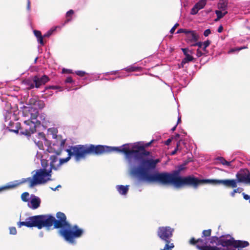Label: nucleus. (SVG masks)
Instances as JSON below:
<instances>
[{
	"label": "nucleus",
	"instance_id": "obj_19",
	"mask_svg": "<svg viewBox=\"0 0 250 250\" xmlns=\"http://www.w3.org/2000/svg\"><path fill=\"white\" fill-rule=\"evenodd\" d=\"M187 35L189 40L191 42H197L198 40L199 36L195 33V31H194L189 30L188 33Z\"/></svg>",
	"mask_w": 250,
	"mask_h": 250
},
{
	"label": "nucleus",
	"instance_id": "obj_57",
	"mask_svg": "<svg viewBox=\"0 0 250 250\" xmlns=\"http://www.w3.org/2000/svg\"><path fill=\"white\" fill-rule=\"evenodd\" d=\"M179 137H180V135L179 134H176L175 136V139H177L179 138Z\"/></svg>",
	"mask_w": 250,
	"mask_h": 250
},
{
	"label": "nucleus",
	"instance_id": "obj_8",
	"mask_svg": "<svg viewBox=\"0 0 250 250\" xmlns=\"http://www.w3.org/2000/svg\"><path fill=\"white\" fill-rule=\"evenodd\" d=\"M237 179H224L223 180H234L235 182V187L224 186L227 188H236L237 186V182H244L246 183H250V172L247 169H241L236 175Z\"/></svg>",
	"mask_w": 250,
	"mask_h": 250
},
{
	"label": "nucleus",
	"instance_id": "obj_9",
	"mask_svg": "<svg viewBox=\"0 0 250 250\" xmlns=\"http://www.w3.org/2000/svg\"><path fill=\"white\" fill-rule=\"evenodd\" d=\"M234 240V239L229 235H222L221 236L219 246H222L224 248L223 249L230 250L229 248L231 246L233 247Z\"/></svg>",
	"mask_w": 250,
	"mask_h": 250
},
{
	"label": "nucleus",
	"instance_id": "obj_24",
	"mask_svg": "<svg viewBox=\"0 0 250 250\" xmlns=\"http://www.w3.org/2000/svg\"><path fill=\"white\" fill-rule=\"evenodd\" d=\"M206 4V0H201L195 5L197 6L198 9L200 10L204 8Z\"/></svg>",
	"mask_w": 250,
	"mask_h": 250
},
{
	"label": "nucleus",
	"instance_id": "obj_27",
	"mask_svg": "<svg viewBox=\"0 0 250 250\" xmlns=\"http://www.w3.org/2000/svg\"><path fill=\"white\" fill-rule=\"evenodd\" d=\"M211 42L209 40H207L203 42L202 49L206 53H208L207 51L206 48L208 46H209V45L210 44Z\"/></svg>",
	"mask_w": 250,
	"mask_h": 250
},
{
	"label": "nucleus",
	"instance_id": "obj_56",
	"mask_svg": "<svg viewBox=\"0 0 250 250\" xmlns=\"http://www.w3.org/2000/svg\"><path fill=\"white\" fill-rule=\"evenodd\" d=\"M177 126V125H176L174 127H173L171 128V131H174L176 129Z\"/></svg>",
	"mask_w": 250,
	"mask_h": 250
},
{
	"label": "nucleus",
	"instance_id": "obj_44",
	"mask_svg": "<svg viewBox=\"0 0 250 250\" xmlns=\"http://www.w3.org/2000/svg\"><path fill=\"white\" fill-rule=\"evenodd\" d=\"M242 195L243 196V198L246 200H249V203H250V196L248 194H245V193H243Z\"/></svg>",
	"mask_w": 250,
	"mask_h": 250
},
{
	"label": "nucleus",
	"instance_id": "obj_17",
	"mask_svg": "<svg viewBox=\"0 0 250 250\" xmlns=\"http://www.w3.org/2000/svg\"><path fill=\"white\" fill-rule=\"evenodd\" d=\"M30 203L31 204V208L32 209H36L38 208L41 204V200L38 197H34L32 198L30 201Z\"/></svg>",
	"mask_w": 250,
	"mask_h": 250
},
{
	"label": "nucleus",
	"instance_id": "obj_13",
	"mask_svg": "<svg viewBox=\"0 0 250 250\" xmlns=\"http://www.w3.org/2000/svg\"><path fill=\"white\" fill-rule=\"evenodd\" d=\"M21 125L20 122L14 123L10 121L8 124L7 129L10 132L18 134L19 132V130L21 128Z\"/></svg>",
	"mask_w": 250,
	"mask_h": 250
},
{
	"label": "nucleus",
	"instance_id": "obj_32",
	"mask_svg": "<svg viewBox=\"0 0 250 250\" xmlns=\"http://www.w3.org/2000/svg\"><path fill=\"white\" fill-rule=\"evenodd\" d=\"M199 10V9H198L197 6L195 5L191 9L190 14L191 15H195L198 13Z\"/></svg>",
	"mask_w": 250,
	"mask_h": 250
},
{
	"label": "nucleus",
	"instance_id": "obj_7",
	"mask_svg": "<svg viewBox=\"0 0 250 250\" xmlns=\"http://www.w3.org/2000/svg\"><path fill=\"white\" fill-rule=\"evenodd\" d=\"M39 114V110L37 108L30 106L24 107L23 110V116L28 118L27 120L24 121V123L27 125H35L36 121Z\"/></svg>",
	"mask_w": 250,
	"mask_h": 250
},
{
	"label": "nucleus",
	"instance_id": "obj_16",
	"mask_svg": "<svg viewBox=\"0 0 250 250\" xmlns=\"http://www.w3.org/2000/svg\"><path fill=\"white\" fill-rule=\"evenodd\" d=\"M116 189L120 194L125 195L129 190V186L117 185Z\"/></svg>",
	"mask_w": 250,
	"mask_h": 250
},
{
	"label": "nucleus",
	"instance_id": "obj_47",
	"mask_svg": "<svg viewBox=\"0 0 250 250\" xmlns=\"http://www.w3.org/2000/svg\"><path fill=\"white\" fill-rule=\"evenodd\" d=\"M65 82L67 83H71L73 82L72 78L71 77H67Z\"/></svg>",
	"mask_w": 250,
	"mask_h": 250
},
{
	"label": "nucleus",
	"instance_id": "obj_53",
	"mask_svg": "<svg viewBox=\"0 0 250 250\" xmlns=\"http://www.w3.org/2000/svg\"><path fill=\"white\" fill-rule=\"evenodd\" d=\"M181 122V116H179L178 118L177 123L176 125H177L178 124L180 123Z\"/></svg>",
	"mask_w": 250,
	"mask_h": 250
},
{
	"label": "nucleus",
	"instance_id": "obj_15",
	"mask_svg": "<svg viewBox=\"0 0 250 250\" xmlns=\"http://www.w3.org/2000/svg\"><path fill=\"white\" fill-rule=\"evenodd\" d=\"M249 246V243L246 241L242 240H234L233 248H238V250L239 248H244Z\"/></svg>",
	"mask_w": 250,
	"mask_h": 250
},
{
	"label": "nucleus",
	"instance_id": "obj_50",
	"mask_svg": "<svg viewBox=\"0 0 250 250\" xmlns=\"http://www.w3.org/2000/svg\"><path fill=\"white\" fill-rule=\"evenodd\" d=\"M223 30V27L222 25H220L217 30L218 32L221 33Z\"/></svg>",
	"mask_w": 250,
	"mask_h": 250
},
{
	"label": "nucleus",
	"instance_id": "obj_51",
	"mask_svg": "<svg viewBox=\"0 0 250 250\" xmlns=\"http://www.w3.org/2000/svg\"><path fill=\"white\" fill-rule=\"evenodd\" d=\"M35 143H36V141H34ZM37 144H38L39 147L41 148V147H43V145L42 144V142H40V141H38V143H37Z\"/></svg>",
	"mask_w": 250,
	"mask_h": 250
},
{
	"label": "nucleus",
	"instance_id": "obj_58",
	"mask_svg": "<svg viewBox=\"0 0 250 250\" xmlns=\"http://www.w3.org/2000/svg\"><path fill=\"white\" fill-rule=\"evenodd\" d=\"M228 13L227 11H225L224 13H223V17H224Z\"/></svg>",
	"mask_w": 250,
	"mask_h": 250
},
{
	"label": "nucleus",
	"instance_id": "obj_49",
	"mask_svg": "<svg viewBox=\"0 0 250 250\" xmlns=\"http://www.w3.org/2000/svg\"><path fill=\"white\" fill-rule=\"evenodd\" d=\"M171 141H172V138H169L167 141H165V144L166 146H168L170 144V143L171 142Z\"/></svg>",
	"mask_w": 250,
	"mask_h": 250
},
{
	"label": "nucleus",
	"instance_id": "obj_39",
	"mask_svg": "<svg viewBox=\"0 0 250 250\" xmlns=\"http://www.w3.org/2000/svg\"><path fill=\"white\" fill-rule=\"evenodd\" d=\"M43 36H42L40 37L37 38V41L38 42L42 45H43L44 44V42L43 40Z\"/></svg>",
	"mask_w": 250,
	"mask_h": 250
},
{
	"label": "nucleus",
	"instance_id": "obj_23",
	"mask_svg": "<svg viewBox=\"0 0 250 250\" xmlns=\"http://www.w3.org/2000/svg\"><path fill=\"white\" fill-rule=\"evenodd\" d=\"M218 161L222 164L223 165L227 166L228 167L230 166V162L226 161L225 158L222 157H219L216 159Z\"/></svg>",
	"mask_w": 250,
	"mask_h": 250
},
{
	"label": "nucleus",
	"instance_id": "obj_48",
	"mask_svg": "<svg viewBox=\"0 0 250 250\" xmlns=\"http://www.w3.org/2000/svg\"><path fill=\"white\" fill-rule=\"evenodd\" d=\"M38 135L42 139H45V134L43 132L39 133Z\"/></svg>",
	"mask_w": 250,
	"mask_h": 250
},
{
	"label": "nucleus",
	"instance_id": "obj_60",
	"mask_svg": "<svg viewBox=\"0 0 250 250\" xmlns=\"http://www.w3.org/2000/svg\"><path fill=\"white\" fill-rule=\"evenodd\" d=\"M246 48V47H241V48H238L237 50L239 51V50H241V49H242L243 48Z\"/></svg>",
	"mask_w": 250,
	"mask_h": 250
},
{
	"label": "nucleus",
	"instance_id": "obj_4",
	"mask_svg": "<svg viewBox=\"0 0 250 250\" xmlns=\"http://www.w3.org/2000/svg\"><path fill=\"white\" fill-rule=\"evenodd\" d=\"M66 151L68 156L65 158L60 159L58 165V168L63 164L68 162L71 157H74L77 161L84 159L87 155H101L105 153L104 146L94 145H78L71 146Z\"/></svg>",
	"mask_w": 250,
	"mask_h": 250
},
{
	"label": "nucleus",
	"instance_id": "obj_30",
	"mask_svg": "<svg viewBox=\"0 0 250 250\" xmlns=\"http://www.w3.org/2000/svg\"><path fill=\"white\" fill-rule=\"evenodd\" d=\"M56 30V28H52L50 29L49 31H48L45 34H44L43 37L44 38H48L50 37L54 31Z\"/></svg>",
	"mask_w": 250,
	"mask_h": 250
},
{
	"label": "nucleus",
	"instance_id": "obj_55",
	"mask_svg": "<svg viewBox=\"0 0 250 250\" xmlns=\"http://www.w3.org/2000/svg\"><path fill=\"white\" fill-rule=\"evenodd\" d=\"M181 169V171L183 170L184 169V167L183 165H181L179 167V169Z\"/></svg>",
	"mask_w": 250,
	"mask_h": 250
},
{
	"label": "nucleus",
	"instance_id": "obj_22",
	"mask_svg": "<svg viewBox=\"0 0 250 250\" xmlns=\"http://www.w3.org/2000/svg\"><path fill=\"white\" fill-rule=\"evenodd\" d=\"M140 67H136L134 66H129L125 68L126 71L128 72L138 71L141 70Z\"/></svg>",
	"mask_w": 250,
	"mask_h": 250
},
{
	"label": "nucleus",
	"instance_id": "obj_2",
	"mask_svg": "<svg viewBox=\"0 0 250 250\" xmlns=\"http://www.w3.org/2000/svg\"><path fill=\"white\" fill-rule=\"evenodd\" d=\"M56 218L49 214L35 215L28 217L26 221L19 222L18 226L19 228L22 226L28 228L36 227L39 229L45 228L48 230L53 226V229H60L58 233L66 241L75 244V239L83 235V229L77 225H71L67 221L66 216L63 212H58Z\"/></svg>",
	"mask_w": 250,
	"mask_h": 250
},
{
	"label": "nucleus",
	"instance_id": "obj_28",
	"mask_svg": "<svg viewBox=\"0 0 250 250\" xmlns=\"http://www.w3.org/2000/svg\"><path fill=\"white\" fill-rule=\"evenodd\" d=\"M243 190V189L241 188H237L234 189L230 193V195L232 197H234L235 196V194L236 193H241Z\"/></svg>",
	"mask_w": 250,
	"mask_h": 250
},
{
	"label": "nucleus",
	"instance_id": "obj_6",
	"mask_svg": "<svg viewBox=\"0 0 250 250\" xmlns=\"http://www.w3.org/2000/svg\"><path fill=\"white\" fill-rule=\"evenodd\" d=\"M174 229L169 226L160 227L158 229L157 235L162 240L166 242L163 249L160 250H171L174 247L173 243H171V238L173 236Z\"/></svg>",
	"mask_w": 250,
	"mask_h": 250
},
{
	"label": "nucleus",
	"instance_id": "obj_1",
	"mask_svg": "<svg viewBox=\"0 0 250 250\" xmlns=\"http://www.w3.org/2000/svg\"><path fill=\"white\" fill-rule=\"evenodd\" d=\"M161 162L160 159H146L142 161L140 167L138 169L140 179L148 183H157L162 185H172L175 188L184 187L197 188L199 186L210 184L213 185H225L227 186L235 187L234 180H217V179H199L189 175L181 176V169L175 170L172 173L167 172H155L152 174L151 171L156 168L157 165Z\"/></svg>",
	"mask_w": 250,
	"mask_h": 250
},
{
	"label": "nucleus",
	"instance_id": "obj_20",
	"mask_svg": "<svg viewBox=\"0 0 250 250\" xmlns=\"http://www.w3.org/2000/svg\"><path fill=\"white\" fill-rule=\"evenodd\" d=\"M50 167L54 170L58 169V165H55V163L57 162L58 160V157L56 155H52L50 156Z\"/></svg>",
	"mask_w": 250,
	"mask_h": 250
},
{
	"label": "nucleus",
	"instance_id": "obj_3",
	"mask_svg": "<svg viewBox=\"0 0 250 250\" xmlns=\"http://www.w3.org/2000/svg\"><path fill=\"white\" fill-rule=\"evenodd\" d=\"M154 140H152L147 143H142L138 142L134 144L131 149H130L128 144H125L120 147H112L104 146L105 153H110L112 151H116L120 153H123L125 155V159L131 163L132 157L138 161H140L139 166L133 171V174L137 176L140 179V175L138 173V169L140 167L142 161L146 159H152L151 158H144V157L148 156L150 155V151L146 149L149 147L153 142Z\"/></svg>",
	"mask_w": 250,
	"mask_h": 250
},
{
	"label": "nucleus",
	"instance_id": "obj_59",
	"mask_svg": "<svg viewBox=\"0 0 250 250\" xmlns=\"http://www.w3.org/2000/svg\"><path fill=\"white\" fill-rule=\"evenodd\" d=\"M221 19L220 18H218V17H217V18H216L215 20H214V21H219Z\"/></svg>",
	"mask_w": 250,
	"mask_h": 250
},
{
	"label": "nucleus",
	"instance_id": "obj_54",
	"mask_svg": "<svg viewBox=\"0 0 250 250\" xmlns=\"http://www.w3.org/2000/svg\"><path fill=\"white\" fill-rule=\"evenodd\" d=\"M61 185H58V186H57L55 188H51V189H52L53 190L55 191V190H56L58 188H61Z\"/></svg>",
	"mask_w": 250,
	"mask_h": 250
},
{
	"label": "nucleus",
	"instance_id": "obj_36",
	"mask_svg": "<svg viewBox=\"0 0 250 250\" xmlns=\"http://www.w3.org/2000/svg\"><path fill=\"white\" fill-rule=\"evenodd\" d=\"M9 231L11 234L15 235L17 233V230L15 227H10Z\"/></svg>",
	"mask_w": 250,
	"mask_h": 250
},
{
	"label": "nucleus",
	"instance_id": "obj_5",
	"mask_svg": "<svg viewBox=\"0 0 250 250\" xmlns=\"http://www.w3.org/2000/svg\"><path fill=\"white\" fill-rule=\"evenodd\" d=\"M50 180H51V178H46L44 169H40L36 171L32 177L22 178L21 180H16L8 184L6 186L0 187V192L9 189L14 188L25 183H28L29 187L31 188L38 185L45 184L47 181Z\"/></svg>",
	"mask_w": 250,
	"mask_h": 250
},
{
	"label": "nucleus",
	"instance_id": "obj_35",
	"mask_svg": "<svg viewBox=\"0 0 250 250\" xmlns=\"http://www.w3.org/2000/svg\"><path fill=\"white\" fill-rule=\"evenodd\" d=\"M33 32L34 35L37 38H39L42 36V33L40 31L34 30Z\"/></svg>",
	"mask_w": 250,
	"mask_h": 250
},
{
	"label": "nucleus",
	"instance_id": "obj_31",
	"mask_svg": "<svg viewBox=\"0 0 250 250\" xmlns=\"http://www.w3.org/2000/svg\"><path fill=\"white\" fill-rule=\"evenodd\" d=\"M41 165L42 167V169H46L48 166V161L45 159H42L41 160Z\"/></svg>",
	"mask_w": 250,
	"mask_h": 250
},
{
	"label": "nucleus",
	"instance_id": "obj_29",
	"mask_svg": "<svg viewBox=\"0 0 250 250\" xmlns=\"http://www.w3.org/2000/svg\"><path fill=\"white\" fill-rule=\"evenodd\" d=\"M44 169V173H45V175L46 178H50V177L51 176L52 170L53 169L51 167H50V169L48 170H47L46 169Z\"/></svg>",
	"mask_w": 250,
	"mask_h": 250
},
{
	"label": "nucleus",
	"instance_id": "obj_26",
	"mask_svg": "<svg viewBox=\"0 0 250 250\" xmlns=\"http://www.w3.org/2000/svg\"><path fill=\"white\" fill-rule=\"evenodd\" d=\"M29 196V194L27 192H23L21 195V200L25 202H26L28 201V197Z\"/></svg>",
	"mask_w": 250,
	"mask_h": 250
},
{
	"label": "nucleus",
	"instance_id": "obj_62",
	"mask_svg": "<svg viewBox=\"0 0 250 250\" xmlns=\"http://www.w3.org/2000/svg\"><path fill=\"white\" fill-rule=\"evenodd\" d=\"M37 60H38V57H36L35 58V60H34V63H36Z\"/></svg>",
	"mask_w": 250,
	"mask_h": 250
},
{
	"label": "nucleus",
	"instance_id": "obj_25",
	"mask_svg": "<svg viewBox=\"0 0 250 250\" xmlns=\"http://www.w3.org/2000/svg\"><path fill=\"white\" fill-rule=\"evenodd\" d=\"M74 11L71 9L69 10L68 12H67V13L66 14V17L67 18V19L66 20V22H68L71 21V17H72V15L74 14Z\"/></svg>",
	"mask_w": 250,
	"mask_h": 250
},
{
	"label": "nucleus",
	"instance_id": "obj_34",
	"mask_svg": "<svg viewBox=\"0 0 250 250\" xmlns=\"http://www.w3.org/2000/svg\"><path fill=\"white\" fill-rule=\"evenodd\" d=\"M215 14L217 15V17H218V18L222 19L223 18V13L221 10H216L215 12Z\"/></svg>",
	"mask_w": 250,
	"mask_h": 250
},
{
	"label": "nucleus",
	"instance_id": "obj_42",
	"mask_svg": "<svg viewBox=\"0 0 250 250\" xmlns=\"http://www.w3.org/2000/svg\"><path fill=\"white\" fill-rule=\"evenodd\" d=\"M179 23H175V25L173 26V27L170 29V33L173 34L176 28L177 27H178V26H179Z\"/></svg>",
	"mask_w": 250,
	"mask_h": 250
},
{
	"label": "nucleus",
	"instance_id": "obj_37",
	"mask_svg": "<svg viewBox=\"0 0 250 250\" xmlns=\"http://www.w3.org/2000/svg\"><path fill=\"white\" fill-rule=\"evenodd\" d=\"M75 73L80 77H83L85 75V72L84 71L80 70L76 71Z\"/></svg>",
	"mask_w": 250,
	"mask_h": 250
},
{
	"label": "nucleus",
	"instance_id": "obj_21",
	"mask_svg": "<svg viewBox=\"0 0 250 250\" xmlns=\"http://www.w3.org/2000/svg\"><path fill=\"white\" fill-rule=\"evenodd\" d=\"M66 140L65 139H62L60 143V147L59 148L56 150L54 152L57 155H59L61 154L62 150H63L64 145L65 144Z\"/></svg>",
	"mask_w": 250,
	"mask_h": 250
},
{
	"label": "nucleus",
	"instance_id": "obj_38",
	"mask_svg": "<svg viewBox=\"0 0 250 250\" xmlns=\"http://www.w3.org/2000/svg\"><path fill=\"white\" fill-rule=\"evenodd\" d=\"M180 142H178L177 143L176 147L175 148V149L173 151H172L171 152V155H175L176 153V152L178 150V147H179V146H180Z\"/></svg>",
	"mask_w": 250,
	"mask_h": 250
},
{
	"label": "nucleus",
	"instance_id": "obj_61",
	"mask_svg": "<svg viewBox=\"0 0 250 250\" xmlns=\"http://www.w3.org/2000/svg\"><path fill=\"white\" fill-rule=\"evenodd\" d=\"M67 72L69 73H72L71 70H66Z\"/></svg>",
	"mask_w": 250,
	"mask_h": 250
},
{
	"label": "nucleus",
	"instance_id": "obj_52",
	"mask_svg": "<svg viewBox=\"0 0 250 250\" xmlns=\"http://www.w3.org/2000/svg\"><path fill=\"white\" fill-rule=\"evenodd\" d=\"M27 9L28 10H30V0H27Z\"/></svg>",
	"mask_w": 250,
	"mask_h": 250
},
{
	"label": "nucleus",
	"instance_id": "obj_41",
	"mask_svg": "<svg viewBox=\"0 0 250 250\" xmlns=\"http://www.w3.org/2000/svg\"><path fill=\"white\" fill-rule=\"evenodd\" d=\"M59 88H61V87L59 86H54V85H52V86H46L45 87V90H47V89H58Z\"/></svg>",
	"mask_w": 250,
	"mask_h": 250
},
{
	"label": "nucleus",
	"instance_id": "obj_40",
	"mask_svg": "<svg viewBox=\"0 0 250 250\" xmlns=\"http://www.w3.org/2000/svg\"><path fill=\"white\" fill-rule=\"evenodd\" d=\"M205 54H206V53H205V52L204 53L202 52L199 49H198L197 50L196 56L197 57H200Z\"/></svg>",
	"mask_w": 250,
	"mask_h": 250
},
{
	"label": "nucleus",
	"instance_id": "obj_12",
	"mask_svg": "<svg viewBox=\"0 0 250 250\" xmlns=\"http://www.w3.org/2000/svg\"><path fill=\"white\" fill-rule=\"evenodd\" d=\"M181 49L185 56V58L182 60L181 63L182 66L184 67L185 64L193 61L194 58L191 55L193 53L192 50L188 48H182Z\"/></svg>",
	"mask_w": 250,
	"mask_h": 250
},
{
	"label": "nucleus",
	"instance_id": "obj_46",
	"mask_svg": "<svg viewBox=\"0 0 250 250\" xmlns=\"http://www.w3.org/2000/svg\"><path fill=\"white\" fill-rule=\"evenodd\" d=\"M38 106L40 108H42L44 107V104L42 101H40L38 103Z\"/></svg>",
	"mask_w": 250,
	"mask_h": 250
},
{
	"label": "nucleus",
	"instance_id": "obj_11",
	"mask_svg": "<svg viewBox=\"0 0 250 250\" xmlns=\"http://www.w3.org/2000/svg\"><path fill=\"white\" fill-rule=\"evenodd\" d=\"M41 125V122L36 120L35 125H29L28 128H25L24 130H21L20 132V134L23 135L27 137H29L32 134L34 133L36 131V127Z\"/></svg>",
	"mask_w": 250,
	"mask_h": 250
},
{
	"label": "nucleus",
	"instance_id": "obj_45",
	"mask_svg": "<svg viewBox=\"0 0 250 250\" xmlns=\"http://www.w3.org/2000/svg\"><path fill=\"white\" fill-rule=\"evenodd\" d=\"M211 33L210 30L209 29H206L204 32V35L205 37H207Z\"/></svg>",
	"mask_w": 250,
	"mask_h": 250
},
{
	"label": "nucleus",
	"instance_id": "obj_14",
	"mask_svg": "<svg viewBox=\"0 0 250 250\" xmlns=\"http://www.w3.org/2000/svg\"><path fill=\"white\" fill-rule=\"evenodd\" d=\"M22 83L26 86V88L28 90L35 88V83L33 82V76L23 80Z\"/></svg>",
	"mask_w": 250,
	"mask_h": 250
},
{
	"label": "nucleus",
	"instance_id": "obj_43",
	"mask_svg": "<svg viewBox=\"0 0 250 250\" xmlns=\"http://www.w3.org/2000/svg\"><path fill=\"white\" fill-rule=\"evenodd\" d=\"M203 42H196V43H195L194 44H193L192 45V46H197L199 48H202V47H203Z\"/></svg>",
	"mask_w": 250,
	"mask_h": 250
},
{
	"label": "nucleus",
	"instance_id": "obj_18",
	"mask_svg": "<svg viewBox=\"0 0 250 250\" xmlns=\"http://www.w3.org/2000/svg\"><path fill=\"white\" fill-rule=\"evenodd\" d=\"M228 0H219L218 8L223 11L226 10L228 7Z\"/></svg>",
	"mask_w": 250,
	"mask_h": 250
},
{
	"label": "nucleus",
	"instance_id": "obj_33",
	"mask_svg": "<svg viewBox=\"0 0 250 250\" xmlns=\"http://www.w3.org/2000/svg\"><path fill=\"white\" fill-rule=\"evenodd\" d=\"M189 31V30H188L186 29L180 28L178 30L177 33L179 34V33H185L186 34H188V33Z\"/></svg>",
	"mask_w": 250,
	"mask_h": 250
},
{
	"label": "nucleus",
	"instance_id": "obj_10",
	"mask_svg": "<svg viewBox=\"0 0 250 250\" xmlns=\"http://www.w3.org/2000/svg\"><path fill=\"white\" fill-rule=\"evenodd\" d=\"M50 81L49 78L46 75L40 76L39 75L33 76V82L35 83V88H39L41 86L45 84Z\"/></svg>",
	"mask_w": 250,
	"mask_h": 250
}]
</instances>
